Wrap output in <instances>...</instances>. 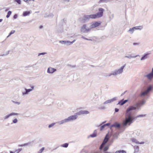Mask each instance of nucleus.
<instances>
[{
	"instance_id": "52",
	"label": "nucleus",
	"mask_w": 153,
	"mask_h": 153,
	"mask_svg": "<svg viewBox=\"0 0 153 153\" xmlns=\"http://www.w3.org/2000/svg\"><path fill=\"white\" fill-rule=\"evenodd\" d=\"M126 92V91H125L123 93H122L121 95V96H122L124 95V94Z\"/></svg>"
},
{
	"instance_id": "55",
	"label": "nucleus",
	"mask_w": 153,
	"mask_h": 153,
	"mask_svg": "<svg viewBox=\"0 0 153 153\" xmlns=\"http://www.w3.org/2000/svg\"><path fill=\"white\" fill-rule=\"evenodd\" d=\"M94 133H95L96 134H97V131L96 130H95L94 131Z\"/></svg>"
},
{
	"instance_id": "16",
	"label": "nucleus",
	"mask_w": 153,
	"mask_h": 153,
	"mask_svg": "<svg viewBox=\"0 0 153 153\" xmlns=\"http://www.w3.org/2000/svg\"><path fill=\"white\" fill-rule=\"evenodd\" d=\"M25 92H22V94L23 95H25L26 94H28L29 92L32 91V89L30 88L27 89L25 88Z\"/></svg>"
},
{
	"instance_id": "50",
	"label": "nucleus",
	"mask_w": 153,
	"mask_h": 153,
	"mask_svg": "<svg viewBox=\"0 0 153 153\" xmlns=\"http://www.w3.org/2000/svg\"><path fill=\"white\" fill-rule=\"evenodd\" d=\"M139 44L138 43H133V45H138Z\"/></svg>"
},
{
	"instance_id": "57",
	"label": "nucleus",
	"mask_w": 153,
	"mask_h": 153,
	"mask_svg": "<svg viewBox=\"0 0 153 153\" xmlns=\"http://www.w3.org/2000/svg\"><path fill=\"white\" fill-rule=\"evenodd\" d=\"M3 21V19H0V22H2Z\"/></svg>"
},
{
	"instance_id": "14",
	"label": "nucleus",
	"mask_w": 153,
	"mask_h": 153,
	"mask_svg": "<svg viewBox=\"0 0 153 153\" xmlns=\"http://www.w3.org/2000/svg\"><path fill=\"white\" fill-rule=\"evenodd\" d=\"M19 114H18V113L12 112V113H10L9 114H8L7 115L5 116V117H4V119H5V120L7 119L8 118H9L10 116H12L16 115H17Z\"/></svg>"
},
{
	"instance_id": "28",
	"label": "nucleus",
	"mask_w": 153,
	"mask_h": 153,
	"mask_svg": "<svg viewBox=\"0 0 153 153\" xmlns=\"http://www.w3.org/2000/svg\"><path fill=\"white\" fill-rule=\"evenodd\" d=\"M115 153H126V151L124 150H120L116 151Z\"/></svg>"
},
{
	"instance_id": "8",
	"label": "nucleus",
	"mask_w": 153,
	"mask_h": 153,
	"mask_svg": "<svg viewBox=\"0 0 153 153\" xmlns=\"http://www.w3.org/2000/svg\"><path fill=\"white\" fill-rule=\"evenodd\" d=\"M105 144H102L100 146L99 148L100 149L101 151L102 150L104 152H107V151L109 149L108 146H105Z\"/></svg>"
},
{
	"instance_id": "48",
	"label": "nucleus",
	"mask_w": 153,
	"mask_h": 153,
	"mask_svg": "<svg viewBox=\"0 0 153 153\" xmlns=\"http://www.w3.org/2000/svg\"><path fill=\"white\" fill-rule=\"evenodd\" d=\"M17 15L16 14H15L13 16V18L14 19H16L17 18Z\"/></svg>"
},
{
	"instance_id": "44",
	"label": "nucleus",
	"mask_w": 153,
	"mask_h": 153,
	"mask_svg": "<svg viewBox=\"0 0 153 153\" xmlns=\"http://www.w3.org/2000/svg\"><path fill=\"white\" fill-rule=\"evenodd\" d=\"M12 102H13L15 104H17L18 105H19L20 104V102H15L13 100H12Z\"/></svg>"
},
{
	"instance_id": "29",
	"label": "nucleus",
	"mask_w": 153,
	"mask_h": 153,
	"mask_svg": "<svg viewBox=\"0 0 153 153\" xmlns=\"http://www.w3.org/2000/svg\"><path fill=\"white\" fill-rule=\"evenodd\" d=\"M137 56H131V55H129L128 56H126L125 57V58H127L128 59H131L132 58H135Z\"/></svg>"
},
{
	"instance_id": "22",
	"label": "nucleus",
	"mask_w": 153,
	"mask_h": 153,
	"mask_svg": "<svg viewBox=\"0 0 153 153\" xmlns=\"http://www.w3.org/2000/svg\"><path fill=\"white\" fill-rule=\"evenodd\" d=\"M148 55V53L145 54L141 58L140 60H145L147 58V56Z\"/></svg>"
},
{
	"instance_id": "11",
	"label": "nucleus",
	"mask_w": 153,
	"mask_h": 153,
	"mask_svg": "<svg viewBox=\"0 0 153 153\" xmlns=\"http://www.w3.org/2000/svg\"><path fill=\"white\" fill-rule=\"evenodd\" d=\"M117 100V97H114L112 98V99H111L110 100H107L105 101L103 104H106L108 103H110L112 102H113L115 100Z\"/></svg>"
},
{
	"instance_id": "39",
	"label": "nucleus",
	"mask_w": 153,
	"mask_h": 153,
	"mask_svg": "<svg viewBox=\"0 0 153 153\" xmlns=\"http://www.w3.org/2000/svg\"><path fill=\"white\" fill-rule=\"evenodd\" d=\"M90 136L91 137H95L97 136V134H96L95 133H93L92 134H91L90 135Z\"/></svg>"
},
{
	"instance_id": "41",
	"label": "nucleus",
	"mask_w": 153,
	"mask_h": 153,
	"mask_svg": "<svg viewBox=\"0 0 153 153\" xmlns=\"http://www.w3.org/2000/svg\"><path fill=\"white\" fill-rule=\"evenodd\" d=\"M15 1L19 4H21V0H15Z\"/></svg>"
},
{
	"instance_id": "46",
	"label": "nucleus",
	"mask_w": 153,
	"mask_h": 153,
	"mask_svg": "<svg viewBox=\"0 0 153 153\" xmlns=\"http://www.w3.org/2000/svg\"><path fill=\"white\" fill-rule=\"evenodd\" d=\"M99 108L102 109H104L105 108L104 106H101Z\"/></svg>"
},
{
	"instance_id": "53",
	"label": "nucleus",
	"mask_w": 153,
	"mask_h": 153,
	"mask_svg": "<svg viewBox=\"0 0 153 153\" xmlns=\"http://www.w3.org/2000/svg\"><path fill=\"white\" fill-rule=\"evenodd\" d=\"M144 143V142H141L140 143H139V144H143Z\"/></svg>"
},
{
	"instance_id": "58",
	"label": "nucleus",
	"mask_w": 153,
	"mask_h": 153,
	"mask_svg": "<svg viewBox=\"0 0 153 153\" xmlns=\"http://www.w3.org/2000/svg\"><path fill=\"white\" fill-rule=\"evenodd\" d=\"M151 72L152 73H153V68H152V71H151Z\"/></svg>"
},
{
	"instance_id": "38",
	"label": "nucleus",
	"mask_w": 153,
	"mask_h": 153,
	"mask_svg": "<svg viewBox=\"0 0 153 153\" xmlns=\"http://www.w3.org/2000/svg\"><path fill=\"white\" fill-rule=\"evenodd\" d=\"M22 150V148H19L16 150L15 152H16V153H19L20 152H21Z\"/></svg>"
},
{
	"instance_id": "21",
	"label": "nucleus",
	"mask_w": 153,
	"mask_h": 153,
	"mask_svg": "<svg viewBox=\"0 0 153 153\" xmlns=\"http://www.w3.org/2000/svg\"><path fill=\"white\" fill-rule=\"evenodd\" d=\"M75 41V40H74L73 41L71 42L69 41H66V42L65 45H71L74 43Z\"/></svg>"
},
{
	"instance_id": "54",
	"label": "nucleus",
	"mask_w": 153,
	"mask_h": 153,
	"mask_svg": "<svg viewBox=\"0 0 153 153\" xmlns=\"http://www.w3.org/2000/svg\"><path fill=\"white\" fill-rule=\"evenodd\" d=\"M127 101H128L127 100H123V102H124V104H125L127 102Z\"/></svg>"
},
{
	"instance_id": "60",
	"label": "nucleus",
	"mask_w": 153,
	"mask_h": 153,
	"mask_svg": "<svg viewBox=\"0 0 153 153\" xmlns=\"http://www.w3.org/2000/svg\"><path fill=\"white\" fill-rule=\"evenodd\" d=\"M23 1L25 2H27L28 1V0H23Z\"/></svg>"
},
{
	"instance_id": "49",
	"label": "nucleus",
	"mask_w": 153,
	"mask_h": 153,
	"mask_svg": "<svg viewBox=\"0 0 153 153\" xmlns=\"http://www.w3.org/2000/svg\"><path fill=\"white\" fill-rule=\"evenodd\" d=\"M119 111V109L117 108H115V112H118Z\"/></svg>"
},
{
	"instance_id": "2",
	"label": "nucleus",
	"mask_w": 153,
	"mask_h": 153,
	"mask_svg": "<svg viewBox=\"0 0 153 153\" xmlns=\"http://www.w3.org/2000/svg\"><path fill=\"white\" fill-rule=\"evenodd\" d=\"M77 117L78 116L77 115H71L66 118L59 121L57 123L59 125H61L63 123L75 120H76Z\"/></svg>"
},
{
	"instance_id": "15",
	"label": "nucleus",
	"mask_w": 153,
	"mask_h": 153,
	"mask_svg": "<svg viewBox=\"0 0 153 153\" xmlns=\"http://www.w3.org/2000/svg\"><path fill=\"white\" fill-rule=\"evenodd\" d=\"M113 127H115V128H119L121 127V125L120 123L116 122L112 125H111L110 126L111 128Z\"/></svg>"
},
{
	"instance_id": "12",
	"label": "nucleus",
	"mask_w": 153,
	"mask_h": 153,
	"mask_svg": "<svg viewBox=\"0 0 153 153\" xmlns=\"http://www.w3.org/2000/svg\"><path fill=\"white\" fill-rule=\"evenodd\" d=\"M89 112L86 110H81L78 112L76 115H80L81 114H89Z\"/></svg>"
},
{
	"instance_id": "17",
	"label": "nucleus",
	"mask_w": 153,
	"mask_h": 153,
	"mask_svg": "<svg viewBox=\"0 0 153 153\" xmlns=\"http://www.w3.org/2000/svg\"><path fill=\"white\" fill-rule=\"evenodd\" d=\"M109 139V137H108V134H107L105 137V138L104 139V140L102 143V144H106V143L107 142Z\"/></svg>"
},
{
	"instance_id": "40",
	"label": "nucleus",
	"mask_w": 153,
	"mask_h": 153,
	"mask_svg": "<svg viewBox=\"0 0 153 153\" xmlns=\"http://www.w3.org/2000/svg\"><path fill=\"white\" fill-rule=\"evenodd\" d=\"M112 75H113V73L112 71L111 73L107 74L105 76H110Z\"/></svg>"
},
{
	"instance_id": "43",
	"label": "nucleus",
	"mask_w": 153,
	"mask_h": 153,
	"mask_svg": "<svg viewBox=\"0 0 153 153\" xmlns=\"http://www.w3.org/2000/svg\"><path fill=\"white\" fill-rule=\"evenodd\" d=\"M66 42L65 41H60L59 42L62 44H65Z\"/></svg>"
},
{
	"instance_id": "59",
	"label": "nucleus",
	"mask_w": 153,
	"mask_h": 153,
	"mask_svg": "<svg viewBox=\"0 0 153 153\" xmlns=\"http://www.w3.org/2000/svg\"><path fill=\"white\" fill-rule=\"evenodd\" d=\"M15 152H13L12 151H10V153H14Z\"/></svg>"
},
{
	"instance_id": "3",
	"label": "nucleus",
	"mask_w": 153,
	"mask_h": 153,
	"mask_svg": "<svg viewBox=\"0 0 153 153\" xmlns=\"http://www.w3.org/2000/svg\"><path fill=\"white\" fill-rule=\"evenodd\" d=\"M126 66V64L122 66L119 69H116L112 71L113 73V76H117L118 75L120 74L123 73V69Z\"/></svg>"
},
{
	"instance_id": "35",
	"label": "nucleus",
	"mask_w": 153,
	"mask_h": 153,
	"mask_svg": "<svg viewBox=\"0 0 153 153\" xmlns=\"http://www.w3.org/2000/svg\"><path fill=\"white\" fill-rule=\"evenodd\" d=\"M146 101L144 100H142L140 102V103H138L139 104L141 105H143L144 104V103L146 102Z\"/></svg>"
},
{
	"instance_id": "32",
	"label": "nucleus",
	"mask_w": 153,
	"mask_h": 153,
	"mask_svg": "<svg viewBox=\"0 0 153 153\" xmlns=\"http://www.w3.org/2000/svg\"><path fill=\"white\" fill-rule=\"evenodd\" d=\"M148 94L146 93V91L145 90L144 91L142 92L140 94V96H144L145 95H147Z\"/></svg>"
},
{
	"instance_id": "27",
	"label": "nucleus",
	"mask_w": 153,
	"mask_h": 153,
	"mask_svg": "<svg viewBox=\"0 0 153 153\" xmlns=\"http://www.w3.org/2000/svg\"><path fill=\"white\" fill-rule=\"evenodd\" d=\"M68 146V143H65L61 145V146L64 148H67Z\"/></svg>"
},
{
	"instance_id": "19",
	"label": "nucleus",
	"mask_w": 153,
	"mask_h": 153,
	"mask_svg": "<svg viewBox=\"0 0 153 153\" xmlns=\"http://www.w3.org/2000/svg\"><path fill=\"white\" fill-rule=\"evenodd\" d=\"M110 125V123H108L105 124H104V125H102L100 126V130L102 131L103 129H104L107 126H109Z\"/></svg>"
},
{
	"instance_id": "30",
	"label": "nucleus",
	"mask_w": 153,
	"mask_h": 153,
	"mask_svg": "<svg viewBox=\"0 0 153 153\" xmlns=\"http://www.w3.org/2000/svg\"><path fill=\"white\" fill-rule=\"evenodd\" d=\"M15 32V30H12L11 31L9 35L7 37V38L8 37L10 36H11L12 34H13Z\"/></svg>"
},
{
	"instance_id": "51",
	"label": "nucleus",
	"mask_w": 153,
	"mask_h": 153,
	"mask_svg": "<svg viewBox=\"0 0 153 153\" xmlns=\"http://www.w3.org/2000/svg\"><path fill=\"white\" fill-rule=\"evenodd\" d=\"M81 38L85 40H86V39H87V38L84 37V36H81Z\"/></svg>"
},
{
	"instance_id": "36",
	"label": "nucleus",
	"mask_w": 153,
	"mask_h": 153,
	"mask_svg": "<svg viewBox=\"0 0 153 153\" xmlns=\"http://www.w3.org/2000/svg\"><path fill=\"white\" fill-rule=\"evenodd\" d=\"M9 52H10V51H8L6 52V53H5V54H3L2 55H0V56H5L7 55L9 53Z\"/></svg>"
},
{
	"instance_id": "42",
	"label": "nucleus",
	"mask_w": 153,
	"mask_h": 153,
	"mask_svg": "<svg viewBox=\"0 0 153 153\" xmlns=\"http://www.w3.org/2000/svg\"><path fill=\"white\" fill-rule=\"evenodd\" d=\"M18 122V120L16 118L15 119L13 120V123H16Z\"/></svg>"
},
{
	"instance_id": "63",
	"label": "nucleus",
	"mask_w": 153,
	"mask_h": 153,
	"mask_svg": "<svg viewBox=\"0 0 153 153\" xmlns=\"http://www.w3.org/2000/svg\"><path fill=\"white\" fill-rule=\"evenodd\" d=\"M101 125V124H100V125H97V127H99V126H100V125Z\"/></svg>"
},
{
	"instance_id": "1",
	"label": "nucleus",
	"mask_w": 153,
	"mask_h": 153,
	"mask_svg": "<svg viewBox=\"0 0 153 153\" xmlns=\"http://www.w3.org/2000/svg\"><path fill=\"white\" fill-rule=\"evenodd\" d=\"M139 106V104L136 103L134 105L130 106L127 109L125 115V119L122 123V126L123 127L126 126L127 125L130 126L137 118L146 116V114H140L134 117L132 115V111L136 110Z\"/></svg>"
},
{
	"instance_id": "10",
	"label": "nucleus",
	"mask_w": 153,
	"mask_h": 153,
	"mask_svg": "<svg viewBox=\"0 0 153 153\" xmlns=\"http://www.w3.org/2000/svg\"><path fill=\"white\" fill-rule=\"evenodd\" d=\"M144 77H146L149 81H151L153 78V73L150 72L148 74L144 76Z\"/></svg>"
},
{
	"instance_id": "56",
	"label": "nucleus",
	"mask_w": 153,
	"mask_h": 153,
	"mask_svg": "<svg viewBox=\"0 0 153 153\" xmlns=\"http://www.w3.org/2000/svg\"><path fill=\"white\" fill-rule=\"evenodd\" d=\"M106 122V121H104V122H102V123L101 124V125H102V124L104 123H105Z\"/></svg>"
},
{
	"instance_id": "9",
	"label": "nucleus",
	"mask_w": 153,
	"mask_h": 153,
	"mask_svg": "<svg viewBox=\"0 0 153 153\" xmlns=\"http://www.w3.org/2000/svg\"><path fill=\"white\" fill-rule=\"evenodd\" d=\"M101 22L100 21L92 23L91 25V29L98 27L100 25Z\"/></svg>"
},
{
	"instance_id": "24",
	"label": "nucleus",
	"mask_w": 153,
	"mask_h": 153,
	"mask_svg": "<svg viewBox=\"0 0 153 153\" xmlns=\"http://www.w3.org/2000/svg\"><path fill=\"white\" fill-rule=\"evenodd\" d=\"M134 153L136 152L137 153L139 151V147L138 146H136L134 147Z\"/></svg>"
},
{
	"instance_id": "18",
	"label": "nucleus",
	"mask_w": 153,
	"mask_h": 153,
	"mask_svg": "<svg viewBox=\"0 0 153 153\" xmlns=\"http://www.w3.org/2000/svg\"><path fill=\"white\" fill-rule=\"evenodd\" d=\"M153 89V87L152 85H149L147 89L145 90L146 93L148 94Z\"/></svg>"
},
{
	"instance_id": "13",
	"label": "nucleus",
	"mask_w": 153,
	"mask_h": 153,
	"mask_svg": "<svg viewBox=\"0 0 153 153\" xmlns=\"http://www.w3.org/2000/svg\"><path fill=\"white\" fill-rule=\"evenodd\" d=\"M56 69L49 67L48 68L47 70V72L49 74H52L56 71Z\"/></svg>"
},
{
	"instance_id": "6",
	"label": "nucleus",
	"mask_w": 153,
	"mask_h": 153,
	"mask_svg": "<svg viewBox=\"0 0 153 153\" xmlns=\"http://www.w3.org/2000/svg\"><path fill=\"white\" fill-rule=\"evenodd\" d=\"M94 14L85 15L83 16V20L84 22H88L90 19H95Z\"/></svg>"
},
{
	"instance_id": "62",
	"label": "nucleus",
	"mask_w": 153,
	"mask_h": 153,
	"mask_svg": "<svg viewBox=\"0 0 153 153\" xmlns=\"http://www.w3.org/2000/svg\"><path fill=\"white\" fill-rule=\"evenodd\" d=\"M89 41H93V40H92L91 39H89Z\"/></svg>"
},
{
	"instance_id": "64",
	"label": "nucleus",
	"mask_w": 153,
	"mask_h": 153,
	"mask_svg": "<svg viewBox=\"0 0 153 153\" xmlns=\"http://www.w3.org/2000/svg\"><path fill=\"white\" fill-rule=\"evenodd\" d=\"M89 39H88L87 38V39H86V40H89Z\"/></svg>"
},
{
	"instance_id": "20",
	"label": "nucleus",
	"mask_w": 153,
	"mask_h": 153,
	"mask_svg": "<svg viewBox=\"0 0 153 153\" xmlns=\"http://www.w3.org/2000/svg\"><path fill=\"white\" fill-rule=\"evenodd\" d=\"M32 142H28V143H24V144H22V145H18V147H23L24 146H29L31 145Z\"/></svg>"
},
{
	"instance_id": "47",
	"label": "nucleus",
	"mask_w": 153,
	"mask_h": 153,
	"mask_svg": "<svg viewBox=\"0 0 153 153\" xmlns=\"http://www.w3.org/2000/svg\"><path fill=\"white\" fill-rule=\"evenodd\" d=\"M30 86L31 88V89H32V90L34 89V87L33 85H30Z\"/></svg>"
},
{
	"instance_id": "31",
	"label": "nucleus",
	"mask_w": 153,
	"mask_h": 153,
	"mask_svg": "<svg viewBox=\"0 0 153 153\" xmlns=\"http://www.w3.org/2000/svg\"><path fill=\"white\" fill-rule=\"evenodd\" d=\"M93 41L95 42H101L100 39L98 38H96L95 39H93Z\"/></svg>"
},
{
	"instance_id": "26",
	"label": "nucleus",
	"mask_w": 153,
	"mask_h": 153,
	"mask_svg": "<svg viewBox=\"0 0 153 153\" xmlns=\"http://www.w3.org/2000/svg\"><path fill=\"white\" fill-rule=\"evenodd\" d=\"M118 104H119L121 105H124V103L123 102V99L119 101Z\"/></svg>"
},
{
	"instance_id": "23",
	"label": "nucleus",
	"mask_w": 153,
	"mask_h": 153,
	"mask_svg": "<svg viewBox=\"0 0 153 153\" xmlns=\"http://www.w3.org/2000/svg\"><path fill=\"white\" fill-rule=\"evenodd\" d=\"M30 14V11H26L23 12V16H25L29 15Z\"/></svg>"
},
{
	"instance_id": "37",
	"label": "nucleus",
	"mask_w": 153,
	"mask_h": 153,
	"mask_svg": "<svg viewBox=\"0 0 153 153\" xmlns=\"http://www.w3.org/2000/svg\"><path fill=\"white\" fill-rule=\"evenodd\" d=\"M45 148L43 147H42L38 152V153H42L43 151L44 150Z\"/></svg>"
},
{
	"instance_id": "5",
	"label": "nucleus",
	"mask_w": 153,
	"mask_h": 153,
	"mask_svg": "<svg viewBox=\"0 0 153 153\" xmlns=\"http://www.w3.org/2000/svg\"><path fill=\"white\" fill-rule=\"evenodd\" d=\"M104 10V9L102 8H99L98 9L99 12L96 14H93L95 16L94 17L96 19L102 17L103 16Z\"/></svg>"
},
{
	"instance_id": "34",
	"label": "nucleus",
	"mask_w": 153,
	"mask_h": 153,
	"mask_svg": "<svg viewBox=\"0 0 153 153\" xmlns=\"http://www.w3.org/2000/svg\"><path fill=\"white\" fill-rule=\"evenodd\" d=\"M56 124V123H52L51 124L49 125H48V128H50L51 127H53Z\"/></svg>"
},
{
	"instance_id": "45",
	"label": "nucleus",
	"mask_w": 153,
	"mask_h": 153,
	"mask_svg": "<svg viewBox=\"0 0 153 153\" xmlns=\"http://www.w3.org/2000/svg\"><path fill=\"white\" fill-rule=\"evenodd\" d=\"M47 53L46 52H43L39 53L38 56H39L41 55H44Z\"/></svg>"
},
{
	"instance_id": "25",
	"label": "nucleus",
	"mask_w": 153,
	"mask_h": 153,
	"mask_svg": "<svg viewBox=\"0 0 153 153\" xmlns=\"http://www.w3.org/2000/svg\"><path fill=\"white\" fill-rule=\"evenodd\" d=\"M131 140L133 142L137 144H139V142L135 138H132Z\"/></svg>"
},
{
	"instance_id": "7",
	"label": "nucleus",
	"mask_w": 153,
	"mask_h": 153,
	"mask_svg": "<svg viewBox=\"0 0 153 153\" xmlns=\"http://www.w3.org/2000/svg\"><path fill=\"white\" fill-rule=\"evenodd\" d=\"M143 28V26H138L134 27L133 28H130L128 31V32L130 33V34H132L134 32L135 30H141Z\"/></svg>"
},
{
	"instance_id": "4",
	"label": "nucleus",
	"mask_w": 153,
	"mask_h": 153,
	"mask_svg": "<svg viewBox=\"0 0 153 153\" xmlns=\"http://www.w3.org/2000/svg\"><path fill=\"white\" fill-rule=\"evenodd\" d=\"M91 29V27H88L86 24H84L81 27L80 29L82 33H87L90 32Z\"/></svg>"
},
{
	"instance_id": "61",
	"label": "nucleus",
	"mask_w": 153,
	"mask_h": 153,
	"mask_svg": "<svg viewBox=\"0 0 153 153\" xmlns=\"http://www.w3.org/2000/svg\"><path fill=\"white\" fill-rule=\"evenodd\" d=\"M40 27V28H42V26H40V27Z\"/></svg>"
},
{
	"instance_id": "33",
	"label": "nucleus",
	"mask_w": 153,
	"mask_h": 153,
	"mask_svg": "<svg viewBox=\"0 0 153 153\" xmlns=\"http://www.w3.org/2000/svg\"><path fill=\"white\" fill-rule=\"evenodd\" d=\"M11 13H12V12L11 11H8L7 13V14L6 16V17L7 18H9L11 14Z\"/></svg>"
}]
</instances>
